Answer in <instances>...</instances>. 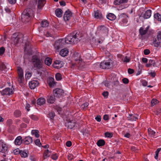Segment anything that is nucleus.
Listing matches in <instances>:
<instances>
[{"label":"nucleus","mask_w":161,"mask_h":161,"mask_svg":"<svg viewBox=\"0 0 161 161\" xmlns=\"http://www.w3.org/2000/svg\"><path fill=\"white\" fill-rule=\"evenodd\" d=\"M81 37L80 35L77 33L70 34L64 39V40L65 44H74L80 41Z\"/></svg>","instance_id":"nucleus-1"},{"label":"nucleus","mask_w":161,"mask_h":161,"mask_svg":"<svg viewBox=\"0 0 161 161\" xmlns=\"http://www.w3.org/2000/svg\"><path fill=\"white\" fill-rule=\"evenodd\" d=\"M72 59L75 61L73 65L76 67L82 68L85 65V63L80 58V55L78 53H74L72 56Z\"/></svg>","instance_id":"nucleus-2"},{"label":"nucleus","mask_w":161,"mask_h":161,"mask_svg":"<svg viewBox=\"0 0 161 161\" xmlns=\"http://www.w3.org/2000/svg\"><path fill=\"white\" fill-rule=\"evenodd\" d=\"M33 16V10L31 8H27L25 10L22 14L21 21L24 22H27L30 18Z\"/></svg>","instance_id":"nucleus-3"},{"label":"nucleus","mask_w":161,"mask_h":161,"mask_svg":"<svg viewBox=\"0 0 161 161\" xmlns=\"http://www.w3.org/2000/svg\"><path fill=\"white\" fill-rule=\"evenodd\" d=\"M32 61L34 67L36 69H40L42 67V62L37 55H34L32 57Z\"/></svg>","instance_id":"nucleus-4"},{"label":"nucleus","mask_w":161,"mask_h":161,"mask_svg":"<svg viewBox=\"0 0 161 161\" xmlns=\"http://www.w3.org/2000/svg\"><path fill=\"white\" fill-rule=\"evenodd\" d=\"M14 89L13 87H7L1 91H0V93L1 95L4 96H9L14 93Z\"/></svg>","instance_id":"nucleus-5"},{"label":"nucleus","mask_w":161,"mask_h":161,"mask_svg":"<svg viewBox=\"0 0 161 161\" xmlns=\"http://www.w3.org/2000/svg\"><path fill=\"white\" fill-rule=\"evenodd\" d=\"M23 35L19 34L16 35V34H14L13 35L12 38V40L13 41L14 44L16 45L19 42H23Z\"/></svg>","instance_id":"nucleus-6"},{"label":"nucleus","mask_w":161,"mask_h":161,"mask_svg":"<svg viewBox=\"0 0 161 161\" xmlns=\"http://www.w3.org/2000/svg\"><path fill=\"white\" fill-rule=\"evenodd\" d=\"M128 16L125 14L123 13L119 16V19L120 22L122 25L124 26L128 22Z\"/></svg>","instance_id":"nucleus-7"},{"label":"nucleus","mask_w":161,"mask_h":161,"mask_svg":"<svg viewBox=\"0 0 161 161\" xmlns=\"http://www.w3.org/2000/svg\"><path fill=\"white\" fill-rule=\"evenodd\" d=\"M111 60H104L100 64V68L102 69H108L111 65Z\"/></svg>","instance_id":"nucleus-8"},{"label":"nucleus","mask_w":161,"mask_h":161,"mask_svg":"<svg viewBox=\"0 0 161 161\" xmlns=\"http://www.w3.org/2000/svg\"><path fill=\"white\" fill-rule=\"evenodd\" d=\"M108 31V28L104 25H101L97 27V31L100 34L107 36Z\"/></svg>","instance_id":"nucleus-9"},{"label":"nucleus","mask_w":161,"mask_h":161,"mask_svg":"<svg viewBox=\"0 0 161 161\" xmlns=\"http://www.w3.org/2000/svg\"><path fill=\"white\" fill-rule=\"evenodd\" d=\"M128 0H115L114 1V4L115 5H119L124 4L122 5L121 9H123L127 8L128 6L127 4H125L128 2Z\"/></svg>","instance_id":"nucleus-10"},{"label":"nucleus","mask_w":161,"mask_h":161,"mask_svg":"<svg viewBox=\"0 0 161 161\" xmlns=\"http://www.w3.org/2000/svg\"><path fill=\"white\" fill-rule=\"evenodd\" d=\"M65 44L64 39H59L55 42L54 47L56 50H58L60 48L64 46Z\"/></svg>","instance_id":"nucleus-11"},{"label":"nucleus","mask_w":161,"mask_h":161,"mask_svg":"<svg viewBox=\"0 0 161 161\" xmlns=\"http://www.w3.org/2000/svg\"><path fill=\"white\" fill-rule=\"evenodd\" d=\"M39 82L38 80H32L29 83V85L31 89H33L39 85Z\"/></svg>","instance_id":"nucleus-12"},{"label":"nucleus","mask_w":161,"mask_h":161,"mask_svg":"<svg viewBox=\"0 0 161 161\" xmlns=\"http://www.w3.org/2000/svg\"><path fill=\"white\" fill-rule=\"evenodd\" d=\"M54 97H59L63 96L64 94L63 90L60 89H55L53 91Z\"/></svg>","instance_id":"nucleus-13"},{"label":"nucleus","mask_w":161,"mask_h":161,"mask_svg":"<svg viewBox=\"0 0 161 161\" xmlns=\"http://www.w3.org/2000/svg\"><path fill=\"white\" fill-rule=\"evenodd\" d=\"M7 150L6 144L2 140H0V152L5 153Z\"/></svg>","instance_id":"nucleus-14"},{"label":"nucleus","mask_w":161,"mask_h":161,"mask_svg":"<svg viewBox=\"0 0 161 161\" xmlns=\"http://www.w3.org/2000/svg\"><path fill=\"white\" fill-rule=\"evenodd\" d=\"M72 16V13L69 10L66 11L64 15V19L65 21L69 20Z\"/></svg>","instance_id":"nucleus-15"},{"label":"nucleus","mask_w":161,"mask_h":161,"mask_svg":"<svg viewBox=\"0 0 161 161\" xmlns=\"http://www.w3.org/2000/svg\"><path fill=\"white\" fill-rule=\"evenodd\" d=\"M63 62L60 60H57L54 61L53 66L54 68L59 69L63 66Z\"/></svg>","instance_id":"nucleus-16"},{"label":"nucleus","mask_w":161,"mask_h":161,"mask_svg":"<svg viewBox=\"0 0 161 161\" xmlns=\"http://www.w3.org/2000/svg\"><path fill=\"white\" fill-rule=\"evenodd\" d=\"M32 142V138L30 136H28L25 137L23 139V142L25 144H29Z\"/></svg>","instance_id":"nucleus-17"},{"label":"nucleus","mask_w":161,"mask_h":161,"mask_svg":"<svg viewBox=\"0 0 161 161\" xmlns=\"http://www.w3.org/2000/svg\"><path fill=\"white\" fill-rule=\"evenodd\" d=\"M47 83L51 87H53L55 85L54 79L52 77H49L47 79Z\"/></svg>","instance_id":"nucleus-18"},{"label":"nucleus","mask_w":161,"mask_h":161,"mask_svg":"<svg viewBox=\"0 0 161 161\" xmlns=\"http://www.w3.org/2000/svg\"><path fill=\"white\" fill-rule=\"evenodd\" d=\"M153 44L155 47H158L161 46V40L159 38H158V37L157 38L154 40L153 41Z\"/></svg>","instance_id":"nucleus-19"},{"label":"nucleus","mask_w":161,"mask_h":161,"mask_svg":"<svg viewBox=\"0 0 161 161\" xmlns=\"http://www.w3.org/2000/svg\"><path fill=\"white\" fill-rule=\"evenodd\" d=\"M69 51L68 49L64 48L61 50L59 52V54L62 57H65L68 54Z\"/></svg>","instance_id":"nucleus-20"},{"label":"nucleus","mask_w":161,"mask_h":161,"mask_svg":"<svg viewBox=\"0 0 161 161\" xmlns=\"http://www.w3.org/2000/svg\"><path fill=\"white\" fill-rule=\"evenodd\" d=\"M8 64H4L3 63H2L0 64V71H3V72H6L7 71L8 68Z\"/></svg>","instance_id":"nucleus-21"},{"label":"nucleus","mask_w":161,"mask_h":161,"mask_svg":"<svg viewBox=\"0 0 161 161\" xmlns=\"http://www.w3.org/2000/svg\"><path fill=\"white\" fill-rule=\"evenodd\" d=\"M149 28V26H147L146 28L141 27L139 29V32L141 36L146 34Z\"/></svg>","instance_id":"nucleus-22"},{"label":"nucleus","mask_w":161,"mask_h":161,"mask_svg":"<svg viewBox=\"0 0 161 161\" xmlns=\"http://www.w3.org/2000/svg\"><path fill=\"white\" fill-rule=\"evenodd\" d=\"M148 133L149 136L150 137L156 138L157 136L155 132L152 130L150 128L148 129Z\"/></svg>","instance_id":"nucleus-23"},{"label":"nucleus","mask_w":161,"mask_h":161,"mask_svg":"<svg viewBox=\"0 0 161 161\" xmlns=\"http://www.w3.org/2000/svg\"><path fill=\"white\" fill-rule=\"evenodd\" d=\"M22 142H23V139L20 136L17 137L14 140V143L16 145H20Z\"/></svg>","instance_id":"nucleus-24"},{"label":"nucleus","mask_w":161,"mask_h":161,"mask_svg":"<svg viewBox=\"0 0 161 161\" xmlns=\"http://www.w3.org/2000/svg\"><path fill=\"white\" fill-rule=\"evenodd\" d=\"M138 115L137 114H131L129 115L128 117V119L129 120L131 121L136 120L138 119Z\"/></svg>","instance_id":"nucleus-25"},{"label":"nucleus","mask_w":161,"mask_h":161,"mask_svg":"<svg viewBox=\"0 0 161 161\" xmlns=\"http://www.w3.org/2000/svg\"><path fill=\"white\" fill-rule=\"evenodd\" d=\"M152 11L151 10H148L146 11L143 15V17L145 19L149 18L151 15Z\"/></svg>","instance_id":"nucleus-26"},{"label":"nucleus","mask_w":161,"mask_h":161,"mask_svg":"<svg viewBox=\"0 0 161 161\" xmlns=\"http://www.w3.org/2000/svg\"><path fill=\"white\" fill-rule=\"evenodd\" d=\"M46 100L43 98H40L37 100V104L39 105H42L45 103Z\"/></svg>","instance_id":"nucleus-27"},{"label":"nucleus","mask_w":161,"mask_h":161,"mask_svg":"<svg viewBox=\"0 0 161 161\" xmlns=\"http://www.w3.org/2000/svg\"><path fill=\"white\" fill-rule=\"evenodd\" d=\"M56 15L58 17H61L63 14V12L61 9L60 8L56 9L55 11Z\"/></svg>","instance_id":"nucleus-28"},{"label":"nucleus","mask_w":161,"mask_h":161,"mask_svg":"<svg viewBox=\"0 0 161 161\" xmlns=\"http://www.w3.org/2000/svg\"><path fill=\"white\" fill-rule=\"evenodd\" d=\"M51 152L49 151L48 149L45 150L44 151L43 154V158L44 159H46L47 157H49L51 155Z\"/></svg>","instance_id":"nucleus-29"},{"label":"nucleus","mask_w":161,"mask_h":161,"mask_svg":"<svg viewBox=\"0 0 161 161\" xmlns=\"http://www.w3.org/2000/svg\"><path fill=\"white\" fill-rule=\"evenodd\" d=\"M107 18L110 20H114L116 18V16L114 14L112 13H109L107 15Z\"/></svg>","instance_id":"nucleus-30"},{"label":"nucleus","mask_w":161,"mask_h":161,"mask_svg":"<svg viewBox=\"0 0 161 161\" xmlns=\"http://www.w3.org/2000/svg\"><path fill=\"white\" fill-rule=\"evenodd\" d=\"M31 134L36 138H38L40 136L39 134V131L37 130H32L31 131Z\"/></svg>","instance_id":"nucleus-31"},{"label":"nucleus","mask_w":161,"mask_h":161,"mask_svg":"<svg viewBox=\"0 0 161 161\" xmlns=\"http://www.w3.org/2000/svg\"><path fill=\"white\" fill-rule=\"evenodd\" d=\"M55 101V97L53 96H50L48 98L47 102L50 104H53Z\"/></svg>","instance_id":"nucleus-32"},{"label":"nucleus","mask_w":161,"mask_h":161,"mask_svg":"<svg viewBox=\"0 0 161 161\" xmlns=\"http://www.w3.org/2000/svg\"><path fill=\"white\" fill-rule=\"evenodd\" d=\"M155 19L161 22V14L157 13L154 15Z\"/></svg>","instance_id":"nucleus-33"},{"label":"nucleus","mask_w":161,"mask_h":161,"mask_svg":"<svg viewBox=\"0 0 161 161\" xmlns=\"http://www.w3.org/2000/svg\"><path fill=\"white\" fill-rule=\"evenodd\" d=\"M94 15L95 17L97 19H100L102 17L101 12L98 10L95 11Z\"/></svg>","instance_id":"nucleus-34"},{"label":"nucleus","mask_w":161,"mask_h":161,"mask_svg":"<svg viewBox=\"0 0 161 161\" xmlns=\"http://www.w3.org/2000/svg\"><path fill=\"white\" fill-rule=\"evenodd\" d=\"M17 73L18 74V76H24V73L22 69L20 67H18L17 68Z\"/></svg>","instance_id":"nucleus-35"},{"label":"nucleus","mask_w":161,"mask_h":161,"mask_svg":"<svg viewBox=\"0 0 161 161\" xmlns=\"http://www.w3.org/2000/svg\"><path fill=\"white\" fill-rule=\"evenodd\" d=\"M52 62V59L49 58H46L45 60V64L48 66H49L51 64Z\"/></svg>","instance_id":"nucleus-36"},{"label":"nucleus","mask_w":161,"mask_h":161,"mask_svg":"<svg viewBox=\"0 0 161 161\" xmlns=\"http://www.w3.org/2000/svg\"><path fill=\"white\" fill-rule=\"evenodd\" d=\"M42 26L43 27H46L48 26L49 23L47 20H43L41 22Z\"/></svg>","instance_id":"nucleus-37"},{"label":"nucleus","mask_w":161,"mask_h":161,"mask_svg":"<svg viewBox=\"0 0 161 161\" xmlns=\"http://www.w3.org/2000/svg\"><path fill=\"white\" fill-rule=\"evenodd\" d=\"M105 141L103 140H100L97 141V144L99 147L102 146L104 145Z\"/></svg>","instance_id":"nucleus-38"},{"label":"nucleus","mask_w":161,"mask_h":161,"mask_svg":"<svg viewBox=\"0 0 161 161\" xmlns=\"http://www.w3.org/2000/svg\"><path fill=\"white\" fill-rule=\"evenodd\" d=\"M21 114V112L19 110H16L14 112V115L16 117H19Z\"/></svg>","instance_id":"nucleus-39"},{"label":"nucleus","mask_w":161,"mask_h":161,"mask_svg":"<svg viewBox=\"0 0 161 161\" xmlns=\"http://www.w3.org/2000/svg\"><path fill=\"white\" fill-rule=\"evenodd\" d=\"M54 116L55 114L53 112H49L47 114V117L51 119H53Z\"/></svg>","instance_id":"nucleus-40"},{"label":"nucleus","mask_w":161,"mask_h":161,"mask_svg":"<svg viewBox=\"0 0 161 161\" xmlns=\"http://www.w3.org/2000/svg\"><path fill=\"white\" fill-rule=\"evenodd\" d=\"M58 157V155L56 153H53L51 156V158L54 160H56Z\"/></svg>","instance_id":"nucleus-41"},{"label":"nucleus","mask_w":161,"mask_h":161,"mask_svg":"<svg viewBox=\"0 0 161 161\" xmlns=\"http://www.w3.org/2000/svg\"><path fill=\"white\" fill-rule=\"evenodd\" d=\"M122 60L123 62L128 63L130 61V59L129 58H128L127 56H125L122 58Z\"/></svg>","instance_id":"nucleus-42"},{"label":"nucleus","mask_w":161,"mask_h":161,"mask_svg":"<svg viewBox=\"0 0 161 161\" xmlns=\"http://www.w3.org/2000/svg\"><path fill=\"white\" fill-rule=\"evenodd\" d=\"M19 154L22 157L25 158L27 156V153L25 151H21Z\"/></svg>","instance_id":"nucleus-43"},{"label":"nucleus","mask_w":161,"mask_h":161,"mask_svg":"<svg viewBox=\"0 0 161 161\" xmlns=\"http://www.w3.org/2000/svg\"><path fill=\"white\" fill-rule=\"evenodd\" d=\"M105 136L108 138H111L113 136V134L111 132H107L104 134Z\"/></svg>","instance_id":"nucleus-44"},{"label":"nucleus","mask_w":161,"mask_h":161,"mask_svg":"<svg viewBox=\"0 0 161 161\" xmlns=\"http://www.w3.org/2000/svg\"><path fill=\"white\" fill-rule=\"evenodd\" d=\"M161 150V148H158L157 149V150L155 151V155L154 157V158L156 159H158L159 153V152Z\"/></svg>","instance_id":"nucleus-45"},{"label":"nucleus","mask_w":161,"mask_h":161,"mask_svg":"<svg viewBox=\"0 0 161 161\" xmlns=\"http://www.w3.org/2000/svg\"><path fill=\"white\" fill-rule=\"evenodd\" d=\"M55 78L57 80H60L62 79L61 75L59 73H57L55 75Z\"/></svg>","instance_id":"nucleus-46"},{"label":"nucleus","mask_w":161,"mask_h":161,"mask_svg":"<svg viewBox=\"0 0 161 161\" xmlns=\"http://www.w3.org/2000/svg\"><path fill=\"white\" fill-rule=\"evenodd\" d=\"M24 80V76H18V81L19 84L22 83Z\"/></svg>","instance_id":"nucleus-47"},{"label":"nucleus","mask_w":161,"mask_h":161,"mask_svg":"<svg viewBox=\"0 0 161 161\" xmlns=\"http://www.w3.org/2000/svg\"><path fill=\"white\" fill-rule=\"evenodd\" d=\"M158 101L156 99H153L151 101V105L152 106H153L155 104L158 103Z\"/></svg>","instance_id":"nucleus-48"},{"label":"nucleus","mask_w":161,"mask_h":161,"mask_svg":"<svg viewBox=\"0 0 161 161\" xmlns=\"http://www.w3.org/2000/svg\"><path fill=\"white\" fill-rule=\"evenodd\" d=\"M69 124L68 126V128L69 129H71L75 126V124L74 123L69 122Z\"/></svg>","instance_id":"nucleus-49"},{"label":"nucleus","mask_w":161,"mask_h":161,"mask_svg":"<svg viewBox=\"0 0 161 161\" xmlns=\"http://www.w3.org/2000/svg\"><path fill=\"white\" fill-rule=\"evenodd\" d=\"M31 74L30 72H27L25 74V78H26L28 79H29L31 78Z\"/></svg>","instance_id":"nucleus-50"},{"label":"nucleus","mask_w":161,"mask_h":161,"mask_svg":"<svg viewBox=\"0 0 161 161\" xmlns=\"http://www.w3.org/2000/svg\"><path fill=\"white\" fill-rule=\"evenodd\" d=\"M35 143L36 145L40 147L41 145V143L40 142V139H37L35 141Z\"/></svg>","instance_id":"nucleus-51"},{"label":"nucleus","mask_w":161,"mask_h":161,"mask_svg":"<svg viewBox=\"0 0 161 161\" xmlns=\"http://www.w3.org/2000/svg\"><path fill=\"white\" fill-rule=\"evenodd\" d=\"M20 151L19 149H16L14 150L13 151V153L15 155L18 154H19Z\"/></svg>","instance_id":"nucleus-52"},{"label":"nucleus","mask_w":161,"mask_h":161,"mask_svg":"<svg viewBox=\"0 0 161 161\" xmlns=\"http://www.w3.org/2000/svg\"><path fill=\"white\" fill-rule=\"evenodd\" d=\"M30 117L33 120H37L38 119V117L35 115H30Z\"/></svg>","instance_id":"nucleus-53"},{"label":"nucleus","mask_w":161,"mask_h":161,"mask_svg":"<svg viewBox=\"0 0 161 161\" xmlns=\"http://www.w3.org/2000/svg\"><path fill=\"white\" fill-rule=\"evenodd\" d=\"M5 51L4 48L3 47H2L0 48V55H2L3 54Z\"/></svg>","instance_id":"nucleus-54"},{"label":"nucleus","mask_w":161,"mask_h":161,"mask_svg":"<svg viewBox=\"0 0 161 161\" xmlns=\"http://www.w3.org/2000/svg\"><path fill=\"white\" fill-rule=\"evenodd\" d=\"M45 0H38V4L40 6L42 7L44 6L43 3Z\"/></svg>","instance_id":"nucleus-55"},{"label":"nucleus","mask_w":161,"mask_h":161,"mask_svg":"<svg viewBox=\"0 0 161 161\" xmlns=\"http://www.w3.org/2000/svg\"><path fill=\"white\" fill-rule=\"evenodd\" d=\"M89 103H88L86 102L82 104L81 105V107L83 109H84L85 108L87 107Z\"/></svg>","instance_id":"nucleus-56"},{"label":"nucleus","mask_w":161,"mask_h":161,"mask_svg":"<svg viewBox=\"0 0 161 161\" xmlns=\"http://www.w3.org/2000/svg\"><path fill=\"white\" fill-rule=\"evenodd\" d=\"M123 82L125 84H128L129 83V80L128 79L126 78H124L122 79Z\"/></svg>","instance_id":"nucleus-57"},{"label":"nucleus","mask_w":161,"mask_h":161,"mask_svg":"<svg viewBox=\"0 0 161 161\" xmlns=\"http://www.w3.org/2000/svg\"><path fill=\"white\" fill-rule=\"evenodd\" d=\"M31 107V106L30 104L27 103L26 105L25 106V108L26 110L27 111H29L30 110V108Z\"/></svg>","instance_id":"nucleus-58"},{"label":"nucleus","mask_w":161,"mask_h":161,"mask_svg":"<svg viewBox=\"0 0 161 161\" xmlns=\"http://www.w3.org/2000/svg\"><path fill=\"white\" fill-rule=\"evenodd\" d=\"M150 53V51L149 50L147 49H145L144 51V54L145 55H147L148 54H149Z\"/></svg>","instance_id":"nucleus-59"},{"label":"nucleus","mask_w":161,"mask_h":161,"mask_svg":"<svg viewBox=\"0 0 161 161\" xmlns=\"http://www.w3.org/2000/svg\"><path fill=\"white\" fill-rule=\"evenodd\" d=\"M8 2L11 4H15L16 1V0H8Z\"/></svg>","instance_id":"nucleus-60"},{"label":"nucleus","mask_w":161,"mask_h":161,"mask_svg":"<svg viewBox=\"0 0 161 161\" xmlns=\"http://www.w3.org/2000/svg\"><path fill=\"white\" fill-rule=\"evenodd\" d=\"M142 85L144 86H146L147 84V82L145 80H142Z\"/></svg>","instance_id":"nucleus-61"},{"label":"nucleus","mask_w":161,"mask_h":161,"mask_svg":"<svg viewBox=\"0 0 161 161\" xmlns=\"http://www.w3.org/2000/svg\"><path fill=\"white\" fill-rule=\"evenodd\" d=\"M95 119L97 121L99 122L101 120V117L100 115L97 116L96 117Z\"/></svg>","instance_id":"nucleus-62"},{"label":"nucleus","mask_w":161,"mask_h":161,"mask_svg":"<svg viewBox=\"0 0 161 161\" xmlns=\"http://www.w3.org/2000/svg\"><path fill=\"white\" fill-rule=\"evenodd\" d=\"M103 96L105 97H107L108 95V93L107 92H104L102 93Z\"/></svg>","instance_id":"nucleus-63"},{"label":"nucleus","mask_w":161,"mask_h":161,"mask_svg":"<svg viewBox=\"0 0 161 161\" xmlns=\"http://www.w3.org/2000/svg\"><path fill=\"white\" fill-rule=\"evenodd\" d=\"M103 119L105 120H108L109 119V117L108 115H104L103 117Z\"/></svg>","instance_id":"nucleus-64"}]
</instances>
